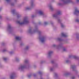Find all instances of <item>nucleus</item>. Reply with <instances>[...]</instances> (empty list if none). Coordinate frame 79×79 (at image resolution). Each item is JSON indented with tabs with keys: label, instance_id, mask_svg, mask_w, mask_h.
I'll list each match as a JSON object with an SVG mask.
<instances>
[{
	"label": "nucleus",
	"instance_id": "f257e3e1",
	"mask_svg": "<svg viewBox=\"0 0 79 79\" xmlns=\"http://www.w3.org/2000/svg\"><path fill=\"white\" fill-rule=\"evenodd\" d=\"M28 32L32 34H34L35 32H37L39 35V39L40 40V42L42 43V44H44L45 42V40H46V36H42V31L38 29L37 27L35 26V29L33 31L32 28H30L28 31Z\"/></svg>",
	"mask_w": 79,
	"mask_h": 79
},
{
	"label": "nucleus",
	"instance_id": "f03ea898",
	"mask_svg": "<svg viewBox=\"0 0 79 79\" xmlns=\"http://www.w3.org/2000/svg\"><path fill=\"white\" fill-rule=\"evenodd\" d=\"M29 68V60H25L23 61V64L19 66V69L20 71H24L25 68Z\"/></svg>",
	"mask_w": 79,
	"mask_h": 79
},
{
	"label": "nucleus",
	"instance_id": "7ed1b4c3",
	"mask_svg": "<svg viewBox=\"0 0 79 79\" xmlns=\"http://www.w3.org/2000/svg\"><path fill=\"white\" fill-rule=\"evenodd\" d=\"M62 15L61 11L58 10L56 13L54 14L53 15V17L54 18L56 19L57 20L58 22L60 23L61 21L62 20V19H60L58 15Z\"/></svg>",
	"mask_w": 79,
	"mask_h": 79
},
{
	"label": "nucleus",
	"instance_id": "20e7f679",
	"mask_svg": "<svg viewBox=\"0 0 79 79\" xmlns=\"http://www.w3.org/2000/svg\"><path fill=\"white\" fill-rule=\"evenodd\" d=\"M61 3H59L58 4L60 6H62L64 5H67L68 3H74V2L72 0H61Z\"/></svg>",
	"mask_w": 79,
	"mask_h": 79
},
{
	"label": "nucleus",
	"instance_id": "39448f33",
	"mask_svg": "<svg viewBox=\"0 0 79 79\" xmlns=\"http://www.w3.org/2000/svg\"><path fill=\"white\" fill-rule=\"evenodd\" d=\"M17 23L20 25H23V24H24L29 23V21L27 20V17H25L24 18L23 22H20L19 21H17Z\"/></svg>",
	"mask_w": 79,
	"mask_h": 79
},
{
	"label": "nucleus",
	"instance_id": "423d86ee",
	"mask_svg": "<svg viewBox=\"0 0 79 79\" xmlns=\"http://www.w3.org/2000/svg\"><path fill=\"white\" fill-rule=\"evenodd\" d=\"M63 43L61 42L59 43L58 45L56 44H53L52 45V47L55 48H57V49H59L60 48H61L63 47Z\"/></svg>",
	"mask_w": 79,
	"mask_h": 79
},
{
	"label": "nucleus",
	"instance_id": "0eeeda50",
	"mask_svg": "<svg viewBox=\"0 0 79 79\" xmlns=\"http://www.w3.org/2000/svg\"><path fill=\"white\" fill-rule=\"evenodd\" d=\"M7 31L10 33V34H11L13 32V28L10 25H8L7 28Z\"/></svg>",
	"mask_w": 79,
	"mask_h": 79
},
{
	"label": "nucleus",
	"instance_id": "6e6552de",
	"mask_svg": "<svg viewBox=\"0 0 79 79\" xmlns=\"http://www.w3.org/2000/svg\"><path fill=\"white\" fill-rule=\"evenodd\" d=\"M38 14H39L40 15H41V16H43L44 17L46 16L45 14L42 10H40L38 12L36 13V15H37Z\"/></svg>",
	"mask_w": 79,
	"mask_h": 79
},
{
	"label": "nucleus",
	"instance_id": "1a4fd4ad",
	"mask_svg": "<svg viewBox=\"0 0 79 79\" xmlns=\"http://www.w3.org/2000/svg\"><path fill=\"white\" fill-rule=\"evenodd\" d=\"M35 6V5L34 4V2H33V1H31V6L30 7H27L26 8V9L28 10H31V9L33 7H34V6Z\"/></svg>",
	"mask_w": 79,
	"mask_h": 79
},
{
	"label": "nucleus",
	"instance_id": "9d476101",
	"mask_svg": "<svg viewBox=\"0 0 79 79\" xmlns=\"http://www.w3.org/2000/svg\"><path fill=\"white\" fill-rule=\"evenodd\" d=\"M15 77H16V73L15 72L12 73L10 76V77L11 79H14Z\"/></svg>",
	"mask_w": 79,
	"mask_h": 79
},
{
	"label": "nucleus",
	"instance_id": "9b49d317",
	"mask_svg": "<svg viewBox=\"0 0 79 79\" xmlns=\"http://www.w3.org/2000/svg\"><path fill=\"white\" fill-rule=\"evenodd\" d=\"M74 15L76 16H79V10L77 9H76L75 11L74 12Z\"/></svg>",
	"mask_w": 79,
	"mask_h": 79
},
{
	"label": "nucleus",
	"instance_id": "f8f14e48",
	"mask_svg": "<svg viewBox=\"0 0 79 79\" xmlns=\"http://www.w3.org/2000/svg\"><path fill=\"white\" fill-rule=\"evenodd\" d=\"M69 58H73L74 59H75V60H78L79 59V57H78L77 56H73L72 55H70L69 56Z\"/></svg>",
	"mask_w": 79,
	"mask_h": 79
},
{
	"label": "nucleus",
	"instance_id": "ddd939ff",
	"mask_svg": "<svg viewBox=\"0 0 79 79\" xmlns=\"http://www.w3.org/2000/svg\"><path fill=\"white\" fill-rule=\"evenodd\" d=\"M38 74H40V75H42V74H43V73H42V72L41 71H39L37 73H36V74H33V76L35 77H36L37 75Z\"/></svg>",
	"mask_w": 79,
	"mask_h": 79
},
{
	"label": "nucleus",
	"instance_id": "4468645a",
	"mask_svg": "<svg viewBox=\"0 0 79 79\" xmlns=\"http://www.w3.org/2000/svg\"><path fill=\"white\" fill-rule=\"evenodd\" d=\"M76 66L75 65H71V68L73 69V71H76Z\"/></svg>",
	"mask_w": 79,
	"mask_h": 79
},
{
	"label": "nucleus",
	"instance_id": "2eb2a0df",
	"mask_svg": "<svg viewBox=\"0 0 79 79\" xmlns=\"http://www.w3.org/2000/svg\"><path fill=\"white\" fill-rule=\"evenodd\" d=\"M28 50H29V46H27L24 48V52H27V51H28Z\"/></svg>",
	"mask_w": 79,
	"mask_h": 79
},
{
	"label": "nucleus",
	"instance_id": "dca6fc26",
	"mask_svg": "<svg viewBox=\"0 0 79 79\" xmlns=\"http://www.w3.org/2000/svg\"><path fill=\"white\" fill-rule=\"evenodd\" d=\"M76 36V40H79V33H77L75 34Z\"/></svg>",
	"mask_w": 79,
	"mask_h": 79
},
{
	"label": "nucleus",
	"instance_id": "f3484780",
	"mask_svg": "<svg viewBox=\"0 0 79 79\" xmlns=\"http://www.w3.org/2000/svg\"><path fill=\"white\" fill-rule=\"evenodd\" d=\"M6 2H7L8 3H9V4H10L11 6H14L15 5V4L14 3H13L11 2V1H10V0H6Z\"/></svg>",
	"mask_w": 79,
	"mask_h": 79
},
{
	"label": "nucleus",
	"instance_id": "a211bd4d",
	"mask_svg": "<svg viewBox=\"0 0 79 79\" xmlns=\"http://www.w3.org/2000/svg\"><path fill=\"white\" fill-rule=\"evenodd\" d=\"M52 53H53V51H49L48 52V56L49 58L52 56Z\"/></svg>",
	"mask_w": 79,
	"mask_h": 79
},
{
	"label": "nucleus",
	"instance_id": "6ab92c4d",
	"mask_svg": "<svg viewBox=\"0 0 79 79\" xmlns=\"http://www.w3.org/2000/svg\"><path fill=\"white\" fill-rule=\"evenodd\" d=\"M56 40L57 41H59V42H61L62 41H63V39L59 37L56 38Z\"/></svg>",
	"mask_w": 79,
	"mask_h": 79
},
{
	"label": "nucleus",
	"instance_id": "aec40b11",
	"mask_svg": "<svg viewBox=\"0 0 79 79\" xmlns=\"http://www.w3.org/2000/svg\"><path fill=\"white\" fill-rule=\"evenodd\" d=\"M70 74V73L68 72H67L64 74V76H68Z\"/></svg>",
	"mask_w": 79,
	"mask_h": 79
},
{
	"label": "nucleus",
	"instance_id": "412c9836",
	"mask_svg": "<svg viewBox=\"0 0 79 79\" xmlns=\"http://www.w3.org/2000/svg\"><path fill=\"white\" fill-rule=\"evenodd\" d=\"M62 37H66L68 35L63 33H62L61 34Z\"/></svg>",
	"mask_w": 79,
	"mask_h": 79
},
{
	"label": "nucleus",
	"instance_id": "4be33fe9",
	"mask_svg": "<svg viewBox=\"0 0 79 79\" xmlns=\"http://www.w3.org/2000/svg\"><path fill=\"white\" fill-rule=\"evenodd\" d=\"M49 7L50 8V10L52 11H53L54 10V9L53 8V7L52 6V5H49Z\"/></svg>",
	"mask_w": 79,
	"mask_h": 79
},
{
	"label": "nucleus",
	"instance_id": "5701e85b",
	"mask_svg": "<svg viewBox=\"0 0 79 79\" xmlns=\"http://www.w3.org/2000/svg\"><path fill=\"white\" fill-rule=\"evenodd\" d=\"M15 39L16 40H21V37L19 36H16L15 37Z\"/></svg>",
	"mask_w": 79,
	"mask_h": 79
},
{
	"label": "nucleus",
	"instance_id": "b1692460",
	"mask_svg": "<svg viewBox=\"0 0 79 79\" xmlns=\"http://www.w3.org/2000/svg\"><path fill=\"white\" fill-rule=\"evenodd\" d=\"M11 11L13 15H15L16 14V10H13Z\"/></svg>",
	"mask_w": 79,
	"mask_h": 79
},
{
	"label": "nucleus",
	"instance_id": "393cba45",
	"mask_svg": "<svg viewBox=\"0 0 79 79\" xmlns=\"http://www.w3.org/2000/svg\"><path fill=\"white\" fill-rule=\"evenodd\" d=\"M15 61H17V62H19L20 61L19 58L18 57H15Z\"/></svg>",
	"mask_w": 79,
	"mask_h": 79
},
{
	"label": "nucleus",
	"instance_id": "a878e982",
	"mask_svg": "<svg viewBox=\"0 0 79 79\" xmlns=\"http://www.w3.org/2000/svg\"><path fill=\"white\" fill-rule=\"evenodd\" d=\"M61 21H62V20L61 21H60V22H58V23H60V25H61V27H62V28H63V27H64V25L62 23H61Z\"/></svg>",
	"mask_w": 79,
	"mask_h": 79
},
{
	"label": "nucleus",
	"instance_id": "bb28decb",
	"mask_svg": "<svg viewBox=\"0 0 79 79\" xmlns=\"http://www.w3.org/2000/svg\"><path fill=\"white\" fill-rule=\"evenodd\" d=\"M58 64L57 63H55L54 64V68H56L58 67Z\"/></svg>",
	"mask_w": 79,
	"mask_h": 79
},
{
	"label": "nucleus",
	"instance_id": "cd10ccee",
	"mask_svg": "<svg viewBox=\"0 0 79 79\" xmlns=\"http://www.w3.org/2000/svg\"><path fill=\"white\" fill-rule=\"evenodd\" d=\"M75 21H76V22H77V23H79V18L76 19H75Z\"/></svg>",
	"mask_w": 79,
	"mask_h": 79
},
{
	"label": "nucleus",
	"instance_id": "c85d7f7f",
	"mask_svg": "<svg viewBox=\"0 0 79 79\" xmlns=\"http://www.w3.org/2000/svg\"><path fill=\"white\" fill-rule=\"evenodd\" d=\"M54 76H55L56 77H58V74H57V73H54Z\"/></svg>",
	"mask_w": 79,
	"mask_h": 79
},
{
	"label": "nucleus",
	"instance_id": "c756f323",
	"mask_svg": "<svg viewBox=\"0 0 79 79\" xmlns=\"http://www.w3.org/2000/svg\"><path fill=\"white\" fill-rule=\"evenodd\" d=\"M50 70L51 71H54V67H51L50 68Z\"/></svg>",
	"mask_w": 79,
	"mask_h": 79
},
{
	"label": "nucleus",
	"instance_id": "7c9ffc66",
	"mask_svg": "<svg viewBox=\"0 0 79 79\" xmlns=\"http://www.w3.org/2000/svg\"><path fill=\"white\" fill-rule=\"evenodd\" d=\"M70 62H71V61L70 60H66L65 61V62L66 63H70Z\"/></svg>",
	"mask_w": 79,
	"mask_h": 79
},
{
	"label": "nucleus",
	"instance_id": "2f4dec72",
	"mask_svg": "<svg viewBox=\"0 0 79 79\" xmlns=\"http://www.w3.org/2000/svg\"><path fill=\"white\" fill-rule=\"evenodd\" d=\"M51 62L52 64H55L56 63L55 60H52Z\"/></svg>",
	"mask_w": 79,
	"mask_h": 79
},
{
	"label": "nucleus",
	"instance_id": "473e14b6",
	"mask_svg": "<svg viewBox=\"0 0 79 79\" xmlns=\"http://www.w3.org/2000/svg\"><path fill=\"white\" fill-rule=\"evenodd\" d=\"M63 51H64V52H67L68 50L66 48H64L63 49Z\"/></svg>",
	"mask_w": 79,
	"mask_h": 79
},
{
	"label": "nucleus",
	"instance_id": "72a5a7b5",
	"mask_svg": "<svg viewBox=\"0 0 79 79\" xmlns=\"http://www.w3.org/2000/svg\"><path fill=\"white\" fill-rule=\"evenodd\" d=\"M3 59L5 61H6L7 60V58L6 57H3Z\"/></svg>",
	"mask_w": 79,
	"mask_h": 79
},
{
	"label": "nucleus",
	"instance_id": "f704fd0d",
	"mask_svg": "<svg viewBox=\"0 0 79 79\" xmlns=\"http://www.w3.org/2000/svg\"><path fill=\"white\" fill-rule=\"evenodd\" d=\"M48 24V23L47 22H45L44 23V25H47Z\"/></svg>",
	"mask_w": 79,
	"mask_h": 79
},
{
	"label": "nucleus",
	"instance_id": "c9c22d12",
	"mask_svg": "<svg viewBox=\"0 0 79 79\" xmlns=\"http://www.w3.org/2000/svg\"><path fill=\"white\" fill-rule=\"evenodd\" d=\"M9 54L10 55H12V54H13L14 53V52H9Z\"/></svg>",
	"mask_w": 79,
	"mask_h": 79
},
{
	"label": "nucleus",
	"instance_id": "e433bc0d",
	"mask_svg": "<svg viewBox=\"0 0 79 79\" xmlns=\"http://www.w3.org/2000/svg\"><path fill=\"white\" fill-rule=\"evenodd\" d=\"M45 63V61H44L41 60L40 61V64H43V63Z\"/></svg>",
	"mask_w": 79,
	"mask_h": 79
},
{
	"label": "nucleus",
	"instance_id": "4c0bfd02",
	"mask_svg": "<svg viewBox=\"0 0 79 79\" xmlns=\"http://www.w3.org/2000/svg\"><path fill=\"white\" fill-rule=\"evenodd\" d=\"M21 17V15L19 14L17 16V18H20Z\"/></svg>",
	"mask_w": 79,
	"mask_h": 79
},
{
	"label": "nucleus",
	"instance_id": "58836bf2",
	"mask_svg": "<svg viewBox=\"0 0 79 79\" xmlns=\"http://www.w3.org/2000/svg\"><path fill=\"white\" fill-rule=\"evenodd\" d=\"M38 24H39V25H42V22H39Z\"/></svg>",
	"mask_w": 79,
	"mask_h": 79
},
{
	"label": "nucleus",
	"instance_id": "ea45409f",
	"mask_svg": "<svg viewBox=\"0 0 79 79\" xmlns=\"http://www.w3.org/2000/svg\"><path fill=\"white\" fill-rule=\"evenodd\" d=\"M24 45V44L23 43H21L20 44V46H23Z\"/></svg>",
	"mask_w": 79,
	"mask_h": 79
},
{
	"label": "nucleus",
	"instance_id": "a19ab883",
	"mask_svg": "<svg viewBox=\"0 0 79 79\" xmlns=\"http://www.w3.org/2000/svg\"><path fill=\"white\" fill-rule=\"evenodd\" d=\"M71 79H75V77L74 76H73L72 77H71Z\"/></svg>",
	"mask_w": 79,
	"mask_h": 79
},
{
	"label": "nucleus",
	"instance_id": "79ce46f5",
	"mask_svg": "<svg viewBox=\"0 0 79 79\" xmlns=\"http://www.w3.org/2000/svg\"><path fill=\"white\" fill-rule=\"evenodd\" d=\"M35 16H36L35 15H32V16H31V18H34V17H35Z\"/></svg>",
	"mask_w": 79,
	"mask_h": 79
},
{
	"label": "nucleus",
	"instance_id": "37998d69",
	"mask_svg": "<svg viewBox=\"0 0 79 79\" xmlns=\"http://www.w3.org/2000/svg\"><path fill=\"white\" fill-rule=\"evenodd\" d=\"M65 44H68L69 43V42L68 41H65Z\"/></svg>",
	"mask_w": 79,
	"mask_h": 79
},
{
	"label": "nucleus",
	"instance_id": "c03bdc74",
	"mask_svg": "<svg viewBox=\"0 0 79 79\" xmlns=\"http://www.w3.org/2000/svg\"><path fill=\"white\" fill-rule=\"evenodd\" d=\"M31 75H29L28 76V77L29 78H30L31 77Z\"/></svg>",
	"mask_w": 79,
	"mask_h": 79
},
{
	"label": "nucleus",
	"instance_id": "a18cd8bd",
	"mask_svg": "<svg viewBox=\"0 0 79 79\" xmlns=\"http://www.w3.org/2000/svg\"><path fill=\"white\" fill-rule=\"evenodd\" d=\"M6 49H4L3 50H2V52H6Z\"/></svg>",
	"mask_w": 79,
	"mask_h": 79
},
{
	"label": "nucleus",
	"instance_id": "49530a36",
	"mask_svg": "<svg viewBox=\"0 0 79 79\" xmlns=\"http://www.w3.org/2000/svg\"><path fill=\"white\" fill-rule=\"evenodd\" d=\"M50 23H51V24H52V25H53V22L51 21Z\"/></svg>",
	"mask_w": 79,
	"mask_h": 79
},
{
	"label": "nucleus",
	"instance_id": "de8ad7c7",
	"mask_svg": "<svg viewBox=\"0 0 79 79\" xmlns=\"http://www.w3.org/2000/svg\"><path fill=\"white\" fill-rule=\"evenodd\" d=\"M76 2L77 3H79V0H76Z\"/></svg>",
	"mask_w": 79,
	"mask_h": 79
},
{
	"label": "nucleus",
	"instance_id": "09e8293b",
	"mask_svg": "<svg viewBox=\"0 0 79 79\" xmlns=\"http://www.w3.org/2000/svg\"><path fill=\"white\" fill-rule=\"evenodd\" d=\"M2 15H0V19H2Z\"/></svg>",
	"mask_w": 79,
	"mask_h": 79
},
{
	"label": "nucleus",
	"instance_id": "8fccbe9b",
	"mask_svg": "<svg viewBox=\"0 0 79 79\" xmlns=\"http://www.w3.org/2000/svg\"><path fill=\"white\" fill-rule=\"evenodd\" d=\"M2 10V8H0V11Z\"/></svg>",
	"mask_w": 79,
	"mask_h": 79
},
{
	"label": "nucleus",
	"instance_id": "3c124183",
	"mask_svg": "<svg viewBox=\"0 0 79 79\" xmlns=\"http://www.w3.org/2000/svg\"><path fill=\"white\" fill-rule=\"evenodd\" d=\"M1 66V65L0 64V66Z\"/></svg>",
	"mask_w": 79,
	"mask_h": 79
}]
</instances>
